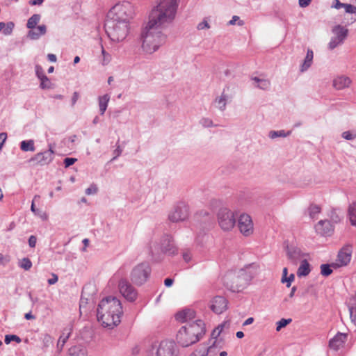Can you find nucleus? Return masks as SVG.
<instances>
[{
    "label": "nucleus",
    "mask_w": 356,
    "mask_h": 356,
    "mask_svg": "<svg viewBox=\"0 0 356 356\" xmlns=\"http://www.w3.org/2000/svg\"><path fill=\"white\" fill-rule=\"evenodd\" d=\"M123 314L120 300L114 296L103 298L99 303L97 316L99 322L105 327L113 328L121 321Z\"/></svg>",
    "instance_id": "obj_1"
},
{
    "label": "nucleus",
    "mask_w": 356,
    "mask_h": 356,
    "mask_svg": "<svg viewBox=\"0 0 356 356\" xmlns=\"http://www.w3.org/2000/svg\"><path fill=\"white\" fill-rule=\"evenodd\" d=\"M179 0H160L149 16V22L165 28L175 19Z\"/></svg>",
    "instance_id": "obj_2"
},
{
    "label": "nucleus",
    "mask_w": 356,
    "mask_h": 356,
    "mask_svg": "<svg viewBox=\"0 0 356 356\" xmlns=\"http://www.w3.org/2000/svg\"><path fill=\"white\" fill-rule=\"evenodd\" d=\"M256 275L253 265L239 270H230L223 277L225 286L232 292H240L248 286Z\"/></svg>",
    "instance_id": "obj_3"
},
{
    "label": "nucleus",
    "mask_w": 356,
    "mask_h": 356,
    "mask_svg": "<svg viewBox=\"0 0 356 356\" xmlns=\"http://www.w3.org/2000/svg\"><path fill=\"white\" fill-rule=\"evenodd\" d=\"M163 28L147 22L141 30L140 40L141 47L147 54L156 51L166 40V35L162 33Z\"/></svg>",
    "instance_id": "obj_4"
},
{
    "label": "nucleus",
    "mask_w": 356,
    "mask_h": 356,
    "mask_svg": "<svg viewBox=\"0 0 356 356\" xmlns=\"http://www.w3.org/2000/svg\"><path fill=\"white\" fill-rule=\"evenodd\" d=\"M134 8L129 1L116 3L108 13L107 19L129 24L134 15Z\"/></svg>",
    "instance_id": "obj_5"
},
{
    "label": "nucleus",
    "mask_w": 356,
    "mask_h": 356,
    "mask_svg": "<svg viewBox=\"0 0 356 356\" xmlns=\"http://www.w3.org/2000/svg\"><path fill=\"white\" fill-rule=\"evenodd\" d=\"M104 27L108 37L113 42L124 40L129 31V24L109 19H106Z\"/></svg>",
    "instance_id": "obj_6"
},
{
    "label": "nucleus",
    "mask_w": 356,
    "mask_h": 356,
    "mask_svg": "<svg viewBox=\"0 0 356 356\" xmlns=\"http://www.w3.org/2000/svg\"><path fill=\"white\" fill-rule=\"evenodd\" d=\"M151 273V268L147 262H143L135 266L131 273V280L136 285L143 284Z\"/></svg>",
    "instance_id": "obj_7"
},
{
    "label": "nucleus",
    "mask_w": 356,
    "mask_h": 356,
    "mask_svg": "<svg viewBox=\"0 0 356 356\" xmlns=\"http://www.w3.org/2000/svg\"><path fill=\"white\" fill-rule=\"evenodd\" d=\"M152 351H155V356H178L179 350L173 341H161L158 345L152 346Z\"/></svg>",
    "instance_id": "obj_8"
},
{
    "label": "nucleus",
    "mask_w": 356,
    "mask_h": 356,
    "mask_svg": "<svg viewBox=\"0 0 356 356\" xmlns=\"http://www.w3.org/2000/svg\"><path fill=\"white\" fill-rule=\"evenodd\" d=\"M217 218L219 226L224 231L231 230L236 224V216L234 212L226 207L219 209Z\"/></svg>",
    "instance_id": "obj_9"
},
{
    "label": "nucleus",
    "mask_w": 356,
    "mask_h": 356,
    "mask_svg": "<svg viewBox=\"0 0 356 356\" xmlns=\"http://www.w3.org/2000/svg\"><path fill=\"white\" fill-rule=\"evenodd\" d=\"M119 290L120 293L129 302L136 300L138 293L135 288L126 279H121L119 282Z\"/></svg>",
    "instance_id": "obj_10"
},
{
    "label": "nucleus",
    "mask_w": 356,
    "mask_h": 356,
    "mask_svg": "<svg viewBox=\"0 0 356 356\" xmlns=\"http://www.w3.org/2000/svg\"><path fill=\"white\" fill-rule=\"evenodd\" d=\"M188 216V209L186 205L181 203L177 205L174 210L168 215V219L172 222L185 220Z\"/></svg>",
    "instance_id": "obj_11"
},
{
    "label": "nucleus",
    "mask_w": 356,
    "mask_h": 356,
    "mask_svg": "<svg viewBox=\"0 0 356 356\" xmlns=\"http://www.w3.org/2000/svg\"><path fill=\"white\" fill-rule=\"evenodd\" d=\"M186 326H188L189 334L193 336L195 342L198 341L205 334V325L202 320H197Z\"/></svg>",
    "instance_id": "obj_12"
},
{
    "label": "nucleus",
    "mask_w": 356,
    "mask_h": 356,
    "mask_svg": "<svg viewBox=\"0 0 356 356\" xmlns=\"http://www.w3.org/2000/svg\"><path fill=\"white\" fill-rule=\"evenodd\" d=\"M160 248L162 252L168 255L177 254V249L175 247L172 237L170 235H164L161 238Z\"/></svg>",
    "instance_id": "obj_13"
},
{
    "label": "nucleus",
    "mask_w": 356,
    "mask_h": 356,
    "mask_svg": "<svg viewBox=\"0 0 356 356\" xmlns=\"http://www.w3.org/2000/svg\"><path fill=\"white\" fill-rule=\"evenodd\" d=\"M188 326H182L177 334V342L183 347H188L195 343L193 336L189 334Z\"/></svg>",
    "instance_id": "obj_14"
},
{
    "label": "nucleus",
    "mask_w": 356,
    "mask_h": 356,
    "mask_svg": "<svg viewBox=\"0 0 356 356\" xmlns=\"http://www.w3.org/2000/svg\"><path fill=\"white\" fill-rule=\"evenodd\" d=\"M238 226L240 232L245 236H249L252 233L253 224L249 215H241L238 219Z\"/></svg>",
    "instance_id": "obj_15"
},
{
    "label": "nucleus",
    "mask_w": 356,
    "mask_h": 356,
    "mask_svg": "<svg viewBox=\"0 0 356 356\" xmlns=\"http://www.w3.org/2000/svg\"><path fill=\"white\" fill-rule=\"evenodd\" d=\"M286 254L288 259L294 264H297L299 261H301L305 256V254L298 247L294 245L286 247Z\"/></svg>",
    "instance_id": "obj_16"
},
{
    "label": "nucleus",
    "mask_w": 356,
    "mask_h": 356,
    "mask_svg": "<svg viewBox=\"0 0 356 356\" xmlns=\"http://www.w3.org/2000/svg\"><path fill=\"white\" fill-rule=\"evenodd\" d=\"M211 309L217 314H220L227 308V300L222 296H216L210 306Z\"/></svg>",
    "instance_id": "obj_17"
},
{
    "label": "nucleus",
    "mask_w": 356,
    "mask_h": 356,
    "mask_svg": "<svg viewBox=\"0 0 356 356\" xmlns=\"http://www.w3.org/2000/svg\"><path fill=\"white\" fill-rule=\"evenodd\" d=\"M316 232L322 236H330L334 232V226L327 220H321L316 225Z\"/></svg>",
    "instance_id": "obj_18"
},
{
    "label": "nucleus",
    "mask_w": 356,
    "mask_h": 356,
    "mask_svg": "<svg viewBox=\"0 0 356 356\" xmlns=\"http://www.w3.org/2000/svg\"><path fill=\"white\" fill-rule=\"evenodd\" d=\"M54 152L44 151L36 154L30 161H35L37 164L44 165L49 164L53 160Z\"/></svg>",
    "instance_id": "obj_19"
},
{
    "label": "nucleus",
    "mask_w": 356,
    "mask_h": 356,
    "mask_svg": "<svg viewBox=\"0 0 356 356\" xmlns=\"http://www.w3.org/2000/svg\"><path fill=\"white\" fill-rule=\"evenodd\" d=\"M346 338L347 335L346 334L339 332L330 340L329 346L331 348L337 350L345 343Z\"/></svg>",
    "instance_id": "obj_20"
},
{
    "label": "nucleus",
    "mask_w": 356,
    "mask_h": 356,
    "mask_svg": "<svg viewBox=\"0 0 356 356\" xmlns=\"http://www.w3.org/2000/svg\"><path fill=\"white\" fill-rule=\"evenodd\" d=\"M195 316V312L194 310L191 309H185L182 311L177 312L175 315V318L177 321L184 323L188 321L192 320Z\"/></svg>",
    "instance_id": "obj_21"
},
{
    "label": "nucleus",
    "mask_w": 356,
    "mask_h": 356,
    "mask_svg": "<svg viewBox=\"0 0 356 356\" xmlns=\"http://www.w3.org/2000/svg\"><path fill=\"white\" fill-rule=\"evenodd\" d=\"M47 32V26L44 24L39 25L35 29H30L28 32V37L31 40H38L40 36L44 35Z\"/></svg>",
    "instance_id": "obj_22"
},
{
    "label": "nucleus",
    "mask_w": 356,
    "mask_h": 356,
    "mask_svg": "<svg viewBox=\"0 0 356 356\" xmlns=\"http://www.w3.org/2000/svg\"><path fill=\"white\" fill-rule=\"evenodd\" d=\"M229 99V97L225 93V88H224L221 95L214 99L216 107L221 111H224L226 109L227 102Z\"/></svg>",
    "instance_id": "obj_23"
},
{
    "label": "nucleus",
    "mask_w": 356,
    "mask_h": 356,
    "mask_svg": "<svg viewBox=\"0 0 356 356\" xmlns=\"http://www.w3.org/2000/svg\"><path fill=\"white\" fill-rule=\"evenodd\" d=\"M351 83L348 76H341L335 78L333 81V86L337 90H343L348 88Z\"/></svg>",
    "instance_id": "obj_24"
},
{
    "label": "nucleus",
    "mask_w": 356,
    "mask_h": 356,
    "mask_svg": "<svg viewBox=\"0 0 356 356\" xmlns=\"http://www.w3.org/2000/svg\"><path fill=\"white\" fill-rule=\"evenodd\" d=\"M351 259V253L347 248L341 249L337 256V261L339 266L347 265Z\"/></svg>",
    "instance_id": "obj_25"
},
{
    "label": "nucleus",
    "mask_w": 356,
    "mask_h": 356,
    "mask_svg": "<svg viewBox=\"0 0 356 356\" xmlns=\"http://www.w3.org/2000/svg\"><path fill=\"white\" fill-rule=\"evenodd\" d=\"M311 272V266L306 259H303L300 261V265L297 270V275L298 277H305L309 274Z\"/></svg>",
    "instance_id": "obj_26"
},
{
    "label": "nucleus",
    "mask_w": 356,
    "mask_h": 356,
    "mask_svg": "<svg viewBox=\"0 0 356 356\" xmlns=\"http://www.w3.org/2000/svg\"><path fill=\"white\" fill-rule=\"evenodd\" d=\"M332 32L334 36L344 41L348 36V30L344 26L337 25L332 28Z\"/></svg>",
    "instance_id": "obj_27"
},
{
    "label": "nucleus",
    "mask_w": 356,
    "mask_h": 356,
    "mask_svg": "<svg viewBox=\"0 0 356 356\" xmlns=\"http://www.w3.org/2000/svg\"><path fill=\"white\" fill-rule=\"evenodd\" d=\"M87 350L81 345H76L69 348L67 356H86Z\"/></svg>",
    "instance_id": "obj_28"
},
{
    "label": "nucleus",
    "mask_w": 356,
    "mask_h": 356,
    "mask_svg": "<svg viewBox=\"0 0 356 356\" xmlns=\"http://www.w3.org/2000/svg\"><path fill=\"white\" fill-rule=\"evenodd\" d=\"M314 58L313 51L310 49H307V55L304 59L303 63L300 66V72H304L307 71L312 64Z\"/></svg>",
    "instance_id": "obj_29"
},
{
    "label": "nucleus",
    "mask_w": 356,
    "mask_h": 356,
    "mask_svg": "<svg viewBox=\"0 0 356 356\" xmlns=\"http://www.w3.org/2000/svg\"><path fill=\"white\" fill-rule=\"evenodd\" d=\"M254 83V86L261 90H268L270 88V82L268 79H260L254 76L251 79Z\"/></svg>",
    "instance_id": "obj_30"
},
{
    "label": "nucleus",
    "mask_w": 356,
    "mask_h": 356,
    "mask_svg": "<svg viewBox=\"0 0 356 356\" xmlns=\"http://www.w3.org/2000/svg\"><path fill=\"white\" fill-rule=\"evenodd\" d=\"M348 309L351 321L356 325V294L350 299Z\"/></svg>",
    "instance_id": "obj_31"
},
{
    "label": "nucleus",
    "mask_w": 356,
    "mask_h": 356,
    "mask_svg": "<svg viewBox=\"0 0 356 356\" xmlns=\"http://www.w3.org/2000/svg\"><path fill=\"white\" fill-rule=\"evenodd\" d=\"M110 100V95L108 94L104 95L103 96L99 97L98 101H99V111L101 115H104L107 106L108 102Z\"/></svg>",
    "instance_id": "obj_32"
},
{
    "label": "nucleus",
    "mask_w": 356,
    "mask_h": 356,
    "mask_svg": "<svg viewBox=\"0 0 356 356\" xmlns=\"http://www.w3.org/2000/svg\"><path fill=\"white\" fill-rule=\"evenodd\" d=\"M72 332V326L69 325L66 327H65L58 339L60 343L62 342V345H65L68 339L70 338Z\"/></svg>",
    "instance_id": "obj_33"
},
{
    "label": "nucleus",
    "mask_w": 356,
    "mask_h": 356,
    "mask_svg": "<svg viewBox=\"0 0 356 356\" xmlns=\"http://www.w3.org/2000/svg\"><path fill=\"white\" fill-rule=\"evenodd\" d=\"M20 148L24 152H34L35 149L34 141L33 140H23L20 143Z\"/></svg>",
    "instance_id": "obj_34"
},
{
    "label": "nucleus",
    "mask_w": 356,
    "mask_h": 356,
    "mask_svg": "<svg viewBox=\"0 0 356 356\" xmlns=\"http://www.w3.org/2000/svg\"><path fill=\"white\" fill-rule=\"evenodd\" d=\"M348 216L351 225L356 226V203H353L349 206Z\"/></svg>",
    "instance_id": "obj_35"
},
{
    "label": "nucleus",
    "mask_w": 356,
    "mask_h": 356,
    "mask_svg": "<svg viewBox=\"0 0 356 356\" xmlns=\"http://www.w3.org/2000/svg\"><path fill=\"white\" fill-rule=\"evenodd\" d=\"M40 20V15L39 14L33 15L29 19L26 26L29 29H33L36 27V25Z\"/></svg>",
    "instance_id": "obj_36"
},
{
    "label": "nucleus",
    "mask_w": 356,
    "mask_h": 356,
    "mask_svg": "<svg viewBox=\"0 0 356 356\" xmlns=\"http://www.w3.org/2000/svg\"><path fill=\"white\" fill-rule=\"evenodd\" d=\"M291 134V131H289L287 132H285L284 130H279V131H270L268 134L269 138L271 139H275L277 137H286L289 136Z\"/></svg>",
    "instance_id": "obj_37"
},
{
    "label": "nucleus",
    "mask_w": 356,
    "mask_h": 356,
    "mask_svg": "<svg viewBox=\"0 0 356 356\" xmlns=\"http://www.w3.org/2000/svg\"><path fill=\"white\" fill-rule=\"evenodd\" d=\"M309 214L311 218L314 219L316 216L321 212V207L316 204H312L309 209Z\"/></svg>",
    "instance_id": "obj_38"
},
{
    "label": "nucleus",
    "mask_w": 356,
    "mask_h": 356,
    "mask_svg": "<svg viewBox=\"0 0 356 356\" xmlns=\"http://www.w3.org/2000/svg\"><path fill=\"white\" fill-rule=\"evenodd\" d=\"M343 42H344L343 40H341L339 39L336 36H333V37H332L330 42L328 43V48L330 50H333L334 49H335L339 45L343 44Z\"/></svg>",
    "instance_id": "obj_39"
},
{
    "label": "nucleus",
    "mask_w": 356,
    "mask_h": 356,
    "mask_svg": "<svg viewBox=\"0 0 356 356\" xmlns=\"http://www.w3.org/2000/svg\"><path fill=\"white\" fill-rule=\"evenodd\" d=\"M332 273L331 265L330 264H321V273L323 276H329Z\"/></svg>",
    "instance_id": "obj_40"
},
{
    "label": "nucleus",
    "mask_w": 356,
    "mask_h": 356,
    "mask_svg": "<svg viewBox=\"0 0 356 356\" xmlns=\"http://www.w3.org/2000/svg\"><path fill=\"white\" fill-rule=\"evenodd\" d=\"M200 124H201L204 128L213 127L216 126L213 124V120L209 118H202L200 120Z\"/></svg>",
    "instance_id": "obj_41"
},
{
    "label": "nucleus",
    "mask_w": 356,
    "mask_h": 356,
    "mask_svg": "<svg viewBox=\"0 0 356 356\" xmlns=\"http://www.w3.org/2000/svg\"><path fill=\"white\" fill-rule=\"evenodd\" d=\"M102 54L103 56L102 64L103 65H106L110 63V61L111 60V56L110 54H108V52H106L105 51V49H104L102 45Z\"/></svg>",
    "instance_id": "obj_42"
},
{
    "label": "nucleus",
    "mask_w": 356,
    "mask_h": 356,
    "mask_svg": "<svg viewBox=\"0 0 356 356\" xmlns=\"http://www.w3.org/2000/svg\"><path fill=\"white\" fill-rule=\"evenodd\" d=\"M19 266L26 270H29L32 266V262L29 258H23L20 263Z\"/></svg>",
    "instance_id": "obj_43"
},
{
    "label": "nucleus",
    "mask_w": 356,
    "mask_h": 356,
    "mask_svg": "<svg viewBox=\"0 0 356 356\" xmlns=\"http://www.w3.org/2000/svg\"><path fill=\"white\" fill-rule=\"evenodd\" d=\"M343 138L347 140H353L356 138V131H346L341 134Z\"/></svg>",
    "instance_id": "obj_44"
},
{
    "label": "nucleus",
    "mask_w": 356,
    "mask_h": 356,
    "mask_svg": "<svg viewBox=\"0 0 356 356\" xmlns=\"http://www.w3.org/2000/svg\"><path fill=\"white\" fill-rule=\"evenodd\" d=\"M292 320L291 318H282L277 323L276 330L280 331L282 327H286L288 324H289Z\"/></svg>",
    "instance_id": "obj_45"
},
{
    "label": "nucleus",
    "mask_w": 356,
    "mask_h": 356,
    "mask_svg": "<svg viewBox=\"0 0 356 356\" xmlns=\"http://www.w3.org/2000/svg\"><path fill=\"white\" fill-rule=\"evenodd\" d=\"M12 341H15L17 343H20L22 340L17 335H14V334L6 335L4 341L6 344H9Z\"/></svg>",
    "instance_id": "obj_46"
},
{
    "label": "nucleus",
    "mask_w": 356,
    "mask_h": 356,
    "mask_svg": "<svg viewBox=\"0 0 356 356\" xmlns=\"http://www.w3.org/2000/svg\"><path fill=\"white\" fill-rule=\"evenodd\" d=\"M35 74L39 79L43 78L47 80V76L44 74L42 67L39 65H35Z\"/></svg>",
    "instance_id": "obj_47"
},
{
    "label": "nucleus",
    "mask_w": 356,
    "mask_h": 356,
    "mask_svg": "<svg viewBox=\"0 0 356 356\" xmlns=\"http://www.w3.org/2000/svg\"><path fill=\"white\" fill-rule=\"evenodd\" d=\"M40 80V88L42 89H49L51 88V83L47 76V80L42 78Z\"/></svg>",
    "instance_id": "obj_48"
},
{
    "label": "nucleus",
    "mask_w": 356,
    "mask_h": 356,
    "mask_svg": "<svg viewBox=\"0 0 356 356\" xmlns=\"http://www.w3.org/2000/svg\"><path fill=\"white\" fill-rule=\"evenodd\" d=\"M122 152V149L120 147V145L118 144V142L116 143V149L113 151L114 156L111 160V161H115L118 157H119Z\"/></svg>",
    "instance_id": "obj_49"
},
{
    "label": "nucleus",
    "mask_w": 356,
    "mask_h": 356,
    "mask_svg": "<svg viewBox=\"0 0 356 356\" xmlns=\"http://www.w3.org/2000/svg\"><path fill=\"white\" fill-rule=\"evenodd\" d=\"M77 161L75 158L67 157L64 159L63 163L65 165V168H69L72 165H73Z\"/></svg>",
    "instance_id": "obj_50"
},
{
    "label": "nucleus",
    "mask_w": 356,
    "mask_h": 356,
    "mask_svg": "<svg viewBox=\"0 0 356 356\" xmlns=\"http://www.w3.org/2000/svg\"><path fill=\"white\" fill-rule=\"evenodd\" d=\"M343 8L345 9L346 13H356V7L351 4L344 3Z\"/></svg>",
    "instance_id": "obj_51"
},
{
    "label": "nucleus",
    "mask_w": 356,
    "mask_h": 356,
    "mask_svg": "<svg viewBox=\"0 0 356 356\" xmlns=\"http://www.w3.org/2000/svg\"><path fill=\"white\" fill-rule=\"evenodd\" d=\"M97 187L95 184H92L90 187L86 188L85 193L86 195L95 194L97 192Z\"/></svg>",
    "instance_id": "obj_52"
},
{
    "label": "nucleus",
    "mask_w": 356,
    "mask_h": 356,
    "mask_svg": "<svg viewBox=\"0 0 356 356\" xmlns=\"http://www.w3.org/2000/svg\"><path fill=\"white\" fill-rule=\"evenodd\" d=\"M7 139V134L6 132L0 133V151L2 149L4 143Z\"/></svg>",
    "instance_id": "obj_53"
},
{
    "label": "nucleus",
    "mask_w": 356,
    "mask_h": 356,
    "mask_svg": "<svg viewBox=\"0 0 356 356\" xmlns=\"http://www.w3.org/2000/svg\"><path fill=\"white\" fill-rule=\"evenodd\" d=\"M14 28V23L13 22H8L7 24L6 29H4L3 32L6 35L10 34L13 29Z\"/></svg>",
    "instance_id": "obj_54"
},
{
    "label": "nucleus",
    "mask_w": 356,
    "mask_h": 356,
    "mask_svg": "<svg viewBox=\"0 0 356 356\" xmlns=\"http://www.w3.org/2000/svg\"><path fill=\"white\" fill-rule=\"evenodd\" d=\"M37 242V238L35 236L32 235L29 238V245L31 248H35Z\"/></svg>",
    "instance_id": "obj_55"
},
{
    "label": "nucleus",
    "mask_w": 356,
    "mask_h": 356,
    "mask_svg": "<svg viewBox=\"0 0 356 356\" xmlns=\"http://www.w3.org/2000/svg\"><path fill=\"white\" fill-rule=\"evenodd\" d=\"M210 26L207 21H203L197 25V29L202 30L204 29H209Z\"/></svg>",
    "instance_id": "obj_56"
},
{
    "label": "nucleus",
    "mask_w": 356,
    "mask_h": 356,
    "mask_svg": "<svg viewBox=\"0 0 356 356\" xmlns=\"http://www.w3.org/2000/svg\"><path fill=\"white\" fill-rule=\"evenodd\" d=\"M343 6H344V3L340 2L339 0H334L333 1L332 7L336 8V9L342 8H343Z\"/></svg>",
    "instance_id": "obj_57"
},
{
    "label": "nucleus",
    "mask_w": 356,
    "mask_h": 356,
    "mask_svg": "<svg viewBox=\"0 0 356 356\" xmlns=\"http://www.w3.org/2000/svg\"><path fill=\"white\" fill-rule=\"evenodd\" d=\"M295 275L294 274H291L289 277H287V279H284L286 283V286L289 287L291 284V282L294 280Z\"/></svg>",
    "instance_id": "obj_58"
},
{
    "label": "nucleus",
    "mask_w": 356,
    "mask_h": 356,
    "mask_svg": "<svg viewBox=\"0 0 356 356\" xmlns=\"http://www.w3.org/2000/svg\"><path fill=\"white\" fill-rule=\"evenodd\" d=\"M58 277L56 274H52V278L48 280V284L50 285L54 284L58 282Z\"/></svg>",
    "instance_id": "obj_59"
},
{
    "label": "nucleus",
    "mask_w": 356,
    "mask_h": 356,
    "mask_svg": "<svg viewBox=\"0 0 356 356\" xmlns=\"http://www.w3.org/2000/svg\"><path fill=\"white\" fill-rule=\"evenodd\" d=\"M183 259L186 262H188L191 259V254L189 251L183 252Z\"/></svg>",
    "instance_id": "obj_60"
},
{
    "label": "nucleus",
    "mask_w": 356,
    "mask_h": 356,
    "mask_svg": "<svg viewBox=\"0 0 356 356\" xmlns=\"http://www.w3.org/2000/svg\"><path fill=\"white\" fill-rule=\"evenodd\" d=\"M220 333H221V330H218L216 328H215L212 331L211 336L213 339H217L220 336Z\"/></svg>",
    "instance_id": "obj_61"
},
{
    "label": "nucleus",
    "mask_w": 356,
    "mask_h": 356,
    "mask_svg": "<svg viewBox=\"0 0 356 356\" xmlns=\"http://www.w3.org/2000/svg\"><path fill=\"white\" fill-rule=\"evenodd\" d=\"M79 97V95L77 92H74L73 93L72 97V106H73L77 102L78 99Z\"/></svg>",
    "instance_id": "obj_62"
},
{
    "label": "nucleus",
    "mask_w": 356,
    "mask_h": 356,
    "mask_svg": "<svg viewBox=\"0 0 356 356\" xmlns=\"http://www.w3.org/2000/svg\"><path fill=\"white\" fill-rule=\"evenodd\" d=\"M312 0H299V6L302 8L307 7L309 5Z\"/></svg>",
    "instance_id": "obj_63"
},
{
    "label": "nucleus",
    "mask_w": 356,
    "mask_h": 356,
    "mask_svg": "<svg viewBox=\"0 0 356 356\" xmlns=\"http://www.w3.org/2000/svg\"><path fill=\"white\" fill-rule=\"evenodd\" d=\"M173 280L171 279V278H166L165 280H164V284L167 286V287H170L173 284Z\"/></svg>",
    "instance_id": "obj_64"
}]
</instances>
